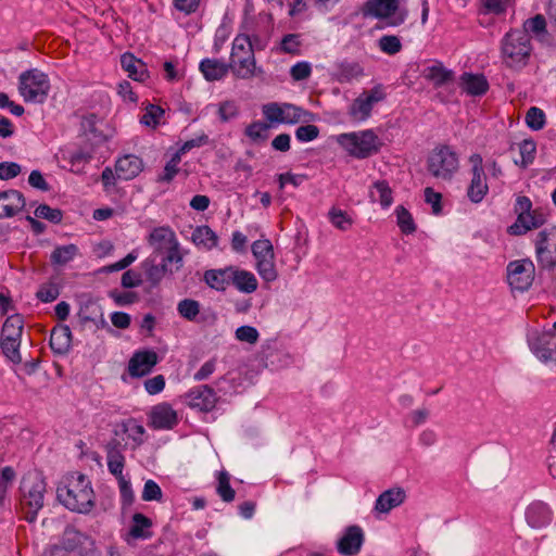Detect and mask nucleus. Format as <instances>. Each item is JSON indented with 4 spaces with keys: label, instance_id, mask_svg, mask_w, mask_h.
<instances>
[{
    "label": "nucleus",
    "instance_id": "29",
    "mask_svg": "<svg viewBox=\"0 0 556 556\" xmlns=\"http://www.w3.org/2000/svg\"><path fill=\"white\" fill-rule=\"evenodd\" d=\"M392 189L387 180H377L369 189L371 202H379L382 208H388L393 203Z\"/></svg>",
    "mask_w": 556,
    "mask_h": 556
},
{
    "label": "nucleus",
    "instance_id": "64",
    "mask_svg": "<svg viewBox=\"0 0 556 556\" xmlns=\"http://www.w3.org/2000/svg\"><path fill=\"white\" fill-rule=\"evenodd\" d=\"M21 166L14 162H1L0 163V179L9 180L15 178L21 174Z\"/></svg>",
    "mask_w": 556,
    "mask_h": 556
},
{
    "label": "nucleus",
    "instance_id": "62",
    "mask_svg": "<svg viewBox=\"0 0 556 556\" xmlns=\"http://www.w3.org/2000/svg\"><path fill=\"white\" fill-rule=\"evenodd\" d=\"M425 201L432 207V213L439 215L442 212V194L435 192L431 187L425 189Z\"/></svg>",
    "mask_w": 556,
    "mask_h": 556
},
{
    "label": "nucleus",
    "instance_id": "2",
    "mask_svg": "<svg viewBox=\"0 0 556 556\" xmlns=\"http://www.w3.org/2000/svg\"><path fill=\"white\" fill-rule=\"evenodd\" d=\"M47 484L40 472L29 471L22 478L20 484V511L23 519L34 522L38 511L43 507Z\"/></svg>",
    "mask_w": 556,
    "mask_h": 556
},
{
    "label": "nucleus",
    "instance_id": "22",
    "mask_svg": "<svg viewBox=\"0 0 556 556\" xmlns=\"http://www.w3.org/2000/svg\"><path fill=\"white\" fill-rule=\"evenodd\" d=\"M146 430L142 425L138 424L136 419L129 418L117 424L113 430L115 438L123 439L127 434L135 443V447L140 446L144 442Z\"/></svg>",
    "mask_w": 556,
    "mask_h": 556
},
{
    "label": "nucleus",
    "instance_id": "51",
    "mask_svg": "<svg viewBox=\"0 0 556 556\" xmlns=\"http://www.w3.org/2000/svg\"><path fill=\"white\" fill-rule=\"evenodd\" d=\"M35 216L38 218L47 219L53 224H60L63 218V213L59 208H52L47 204H40L35 210Z\"/></svg>",
    "mask_w": 556,
    "mask_h": 556
},
{
    "label": "nucleus",
    "instance_id": "21",
    "mask_svg": "<svg viewBox=\"0 0 556 556\" xmlns=\"http://www.w3.org/2000/svg\"><path fill=\"white\" fill-rule=\"evenodd\" d=\"M143 168L142 160L134 154L119 157L115 164L117 178L129 180L137 177Z\"/></svg>",
    "mask_w": 556,
    "mask_h": 556
},
{
    "label": "nucleus",
    "instance_id": "47",
    "mask_svg": "<svg viewBox=\"0 0 556 556\" xmlns=\"http://www.w3.org/2000/svg\"><path fill=\"white\" fill-rule=\"evenodd\" d=\"M177 311L181 317L193 321L200 313V303L192 299H185L178 303Z\"/></svg>",
    "mask_w": 556,
    "mask_h": 556
},
{
    "label": "nucleus",
    "instance_id": "41",
    "mask_svg": "<svg viewBox=\"0 0 556 556\" xmlns=\"http://www.w3.org/2000/svg\"><path fill=\"white\" fill-rule=\"evenodd\" d=\"M518 147L521 160H516L515 164L526 168L534 161L536 153L535 142L533 140L525 139L518 144Z\"/></svg>",
    "mask_w": 556,
    "mask_h": 556
},
{
    "label": "nucleus",
    "instance_id": "36",
    "mask_svg": "<svg viewBox=\"0 0 556 556\" xmlns=\"http://www.w3.org/2000/svg\"><path fill=\"white\" fill-rule=\"evenodd\" d=\"M314 114L294 104L285 103L282 124L308 123Z\"/></svg>",
    "mask_w": 556,
    "mask_h": 556
},
{
    "label": "nucleus",
    "instance_id": "19",
    "mask_svg": "<svg viewBox=\"0 0 556 556\" xmlns=\"http://www.w3.org/2000/svg\"><path fill=\"white\" fill-rule=\"evenodd\" d=\"M527 523L533 529L543 528L552 521L553 514L549 507L541 502H532L525 513Z\"/></svg>",
    "mask_w": 556,
    "mask_h": 556
},
{
    "label": "nucleus",
    "instance_id": "15",
    "mask_svg": "<svg viewBox=\"0 0 556 556\" xmlns=\"http://www.w3.org/2000/svg\"><path fill=\"white\" fill-rule=\"evenodd\" d=\"M364 543V532L358 526H349L337 543L338 552L343 556L358 554Z\"/></svg>",
    "mask_w": 556,
    "mask_h": 556
},
{
    "label": "nucleus",
    "instance_id": "16",
    "mask_svg": "<svg viewBox=\"0 0 556 556\" xmlns=\"http://www.w3.org/2000/svg\"><path fill=\"white\" fill-rule=\"evenodd\" d=\"M545 222L546 215L539 210H534L522 215L519 214L516 222L508 227V233L513 236H521L529 230L541 227Z\"/></svg>",
    "mask_w": 556,
    "mask_h": 556
},
{
    "label": "nucleus",
    "instance_id": "10",
    "mask_svg": "<svg viewBox=\"0 0 556 556\" xmlns=\"http://www.w3.org/2000/svg\"><path fill=\"white\" fill-rule=\"evenodd\" d=\"M535 267L531 260L513 261L507 265V280L511 289L527 291L534 280Z\"/></svg>",
    "mask_w": 556,
    "mask_h": 556
},
{
    "label": "nucleus",
    "instance_id": "25",
    "mask_svg": "<svg viewBox=\"0 0 556 556\" xmlns=\"http://www.w3.org/2000/svg\"><path fill=\"white\" fill-rule=\"evenodd\" d=\"M199 70L207 81H215L223 79L230 71V66L229 63L217 59H203Z\"/></svg>",
    "mask_w": 556,
    "mask_h": 556
},
{
    "label": "nucleus",
    "instance_id": "28",
    "mask_svg": "<svg viewBox=\"0 0 556 556\" xmlns=\"http://www.w3.org/2000/svg\"><path fill=\"white\" fill-rule=\"evenodd\" d=\"M460 80L462 88L470 96H482L489 89V83L483 75L465 73Z\"/></svg>",
    "mask_w": 556,
    "mask_h": 556
},
{
    "label": "nucleus",
    "instance_id": "45",
    "mask_svg": "<svg viewBox=\"0 0 556 556\" xmlns=\"http://www.w3.org/2000/svg\"><path fill=\"white\" fill-rule=\"evenodd\" d=\"M397 226L401 231L405 235H410L416 231V225L414 223L412 214L402 205L395 208Z\"/></svg>",
    "mask_w": 556,
    "mask_h": 556
},
{
    "label": "nucleus",
    "instance_id": "7",
    "mask_svg": "<svg viewBox=\"0 0 556 556\" xmlns=\"http://www.w3.org/2000/svg\"><path fill=\"white\" fill-rule=\"evenodd\" d=\"M429 173L442 180H451L459 168L458 155L448 146L434 148L427 160Z\"/></svg>",
    "mask_w": 556,
    "mask_h": 556
},
{
    "label": "nucleus",
    "instance_id": "40",
    "mask_svg": "<svg viewBox=\"0 0 556 556\" xmlns=\"http://www.w3.org/2000/svg\"><path fill=\"white\" fill-rule=\"evenodd\" d=\"M78 254V248L75 244L56 247L50 256L53 265L63 266L71 262Z\"/></svg>",
    "mask_w": 556,
    "mask_h": 556
},
{
    "label": "nucleus",
    "instance_id": "12",
    "mask_svg": "<svg viewBox=\"0 0 556 556\" xmlns=\"http://www.w3.org/2000/svg\"><path fill=\"white\" fill-rule=\"evenodd\" d=\"M528 344L541 362H556V334L553 331H532L528 336Z\"/></svg>",
    "mask_w": 556,
    "mask_h": 556
},
{
    "label": "nucleus",
    "instance_id": "32",
    "mask_svg": "<svg viewBox=\"0 0 556 556\" xmlns=\"http://www.w3.org/2000/svg\"><path fill=\"white\" fill-rule=\"evenodd\" d=\"M122 67L128 73V76L137 81H143L149 75L146 64L136 59L130 53H125L121 58Z\"/></svg>",
    "mask_w": 556,
    "mask_h": 556
},
{
    "label": "nucleus",
    "instance_id": "1",
    "mask_svg": "<svg viewBox=\"0 0 556 556\" xmlns=\"http://www.w3.org/2000/svg\"><path fill=\"white\" fill-rule=\"evenodd\" d=\"M56 498L68 510L78 514H88L94 506L91 482L83 473L67 476L56 489Z\"/></svg>",
    "mask_w": 556,
    "mask_h": 556
},
{
    "label": "nucleus",
    "instance_id": "13",
    "mask_svg": "<svg viewBox=\"0 0 556 556\" xmlns=\"http://www.w3.org/2000/svg\"><path fill=\"white\" fill-rule=\"evenodd\" d=\"M186 402L192 408H198L201 412L212 410L217 402V395L214 389L203 384L191 389L186 394Z\"/></svg>",
    "mask_w": 556,
    "mask_h": 556
},
{
    "label": "nucleus",
    "instance_id": "14",
    "mask_svg": "<svg viewBox=\"0 0 556 556\" xmlns=\"http://www.w3.org/2000/svg\"><path fill=\"white\" fill-rule=\"evenodd\" d=\"M124 439L111 438L104 446L106 454L108 469L113 476H121L125 467L124 451L126 443Z\"/></svg>",
    "mask_w": 556,
    "mask_h": 556
},
{
    "label": "nucleus",
    "instance_id": "52",
    "mask_svg": "<svg viewBox=\"0 0 556 556\" xmlns=\"http://www.w3.org/2000/svg\"><path fill=\"white\" fill-rule=\"evenodd\" d=\"M526 123L533 130L542 129L545 125L544 112L536 106L530 108L526 114Z\"/></svg>",
    "mask_w": 556,
    "mask_h": 556
},
{
    "label": "nucleus",
    "instance_id": "63",
    "mask_svg": "<svg viewBox=\"0 0 556 556\" xmlns=\"http://www.w3.org/2000/svg\"><path fill=\"white\" fill-rule=\"evenodd\" d=\"M312 73V67L307 62H298L290 70V75L293 80L300 81L308 78Z\"/></svg>",
    "mask_w": 556,
    "mask_h": 556
},
{
    "label": "nucleus",
    "instance_id": "44",
    "mask_svg": "<svg viewBox=\"0 0 556 556\" xmlns=\"http://www.w3.org/2000/svg\"><path fill=\"white\" fill-rule=\"evenodd\" d=\"M217 494L224 502H232L236 496L235 490L230 485V476L226 471H220L218 475V483L216 488Z\"/></svg>",
    "mask_w": 556,
    "mask_h": 556
},
{
    "label": "nucleus",
    "instance_id": "55",
    "mask_svg": "<svg viewBox=\"0 0 556 556\" xmlns=\"http://www.w3.org/2000/svg\"><path fill=\"white\" fill-rule=\"evenodd\" d=\"M528 35L532 33L534 35H541L546 33V21L545 17L541 14H536L535 16L528 18L523 23V29Z\"/></svg>",
    "mask_w": 556,
    "mask_h": 556
},
{
    "label": "nucleus",
    "instance_id": "30",
    "mask_svg": "<svg viewBox=\"0 0 556 556\" xmlns=\"http://www.w3.org/2000/svg\"><path fill=\"white\" fill-rule=\"evenodd\" d=\"M424 77L434 87L445 86L454 80V73L445 68L441 63L428 66L424 70Z\"/></svg>",
    "mask_w": 556,
    "mask_h": 556
},
{
    "label": "nucleus",
    "instance_id": "49",
    "mask_svg": "<svg viewBox=\"0 0 556 556\" xmlns=\"http://www.w3.org/2000/svg\"><path fill=\"white\" fill-rule=\"evenodd\" d=\"M268 124L254 122L245 128L244 134L253 141H265L268 138Z\"/></svg>",
    "mask_w": 556,
    "mask_h": 556
},
{
    "label": "nucleus",
    "instance_id": "50",
    "mask_svg": "<svg viewBox=\"0 0 556 556\" xmlns=\"http://www.w3.org/2000/svg\"><path fill=\"white\" fill-rule=\"evenodd\" d=\"M181 161V156L179 153H175L172 159L166 163L164 170L161 175L157 177L159 182H170L174 177L179 172V163Z\"/></svg>",
    "mask_w": 556,
    "mask_h": 556
},
{
    "label": "nucleus",
    "instance_id": "26",
    "mask_svg": "<svg viewBox=\"0 0 556 556\" xmlns=\"http://www.w3.org/2000/svg\"><path fill=\"white\" fill-rule=\"evenodd\" d=\"M50 348L56 354H65L71 349L72 332L68 326L54 327L50 334Z\"/></svg>",
    "mask_w": 556,
    "mask_h": 556
},
{
    "label": "nucleus",
    "instance_id": "58",
    "mask_svg": "<svg viewBox=\"0 0 556 556\" xmlns=\"http://www.w3.org/2000/svg\"><path fill=\"white\" fill-rule=\"evenodd\" d=\"M163 114L164 111L160 106L150 104L147 108L146 113L142 115L140 122L143 125L155 127Z\"/></svg>",
    "mask_w": 556,
    "mask_h": 556
},
{
    "label": "nucleus",
    "instance_id": "53",
    "mask_svg": "<svg viewBox=\"0 0 556 556\" xmlns=\"http://www.w3.org/2000/svg\"><path fill=\"white\" fill-rule=\"evenodd\" d=\"M379 48L382 52L393 55L402 50V43L397 36L384 35L379 39Z\"/></svg>",
    "mask_w": 556,
    "mask_h": 556
},
{
    "label": "nucleus",
    "instance_id": "3",
    "mask_svg": "<svg viewBox=\"0 0 556 556\" xmlns=\"http://www.w3.org/2000/svg\"><path fill=\"white\" fill-rule=\"evenodd\" d=\"M532 51L530 35L525 30L510 29L501 40L502 63L510 70L520 71L526 67Z\"/></svg>",
    "mask_w": 556,
    "mask_h": 556
},
{
    "label": "nucleus",
    "instance_id": "54",
    "mask_svg": "<svg viewBox=\"0 0 556 556\" xmlns=\"http://www.w3.org/2000/svg\"><path fill=\"white\" fill-rule=\"evenodd\" d=\"M252 253L256 261L274 257L273 244L269 240H256L252 244Z\"/></svg>",
    "mask_w": 556,
    "mask_h": 556
},
{
    "label": "nucleus",
    "instance_id": "46",
    "mask_svg": "<svg viewBox=\"0 0 556 556\" xmlns=\"http://www.w3.org/2000/svg\"><path fill=\"white\" fill-rule=\"evenodd\" d=\"M330 223L338 229L345 231L351 228L353 220L346 212L332 207L328 213Z\"/></svg>",
    "mask_w": 556,
    "mask_h": 556
},
{
    "label": "nucleus",
    "instance_id": "60",
    "mask_svg": "<svg viewBox=\"0 0 556 556\" xmlns=\"http://www.w3.org/2000/svg\"><path fill=\"white\" fill-rule=\"evenodd\" d=\"M318 135H319L318 127L315 125H311V124L300 126L295 130V137L301 142L312 141V140L316 139L318 137Z\"/></svg>",
    "mask_w": 556,
    "mask_h": 556
},
{
    "label": "nucleus",
    "instance_id": "18",
    "mask_svg": "<svg viewBox=\"0 0 556 556\" xmlns=\"http://www.w3.org/2000/svg\"><path fill=\"white\" fill-rule=\"evenodd\" d=\"M25 198L18 190L0 192V218L13 217L25 206Z\"/></svg>",
    "mask_w": 556,
    "mask_h": 556
},
{
    "label": "nucleus",
    "instance_id": "39",
    "mask_svg": "<svg viewBox=\"0 0 556 556\" xmlns=\"http://www.w3.org/2000/svg\"><path fill=\"white\" fill-rule=\"evenodd\" d=\"M364 70L357 62L344 61L338 65L337 77L340 83H350L363 76Z\"/></svg>",
    "mask_w": 556,
    "mask_h": 556
},
{
    "label": "nucleus",
    "instance_id": "34",
    "mask_svg": "<svg viewBox=\"0 0 556 556\" xmlns=\"http://www.w3.org/2000/svg\"><path fill=\"white\" fill-rule=\"evenodd\" d=\"M192 242L198 247L212 250L217 247L218 237L208 226H198L191 236Z\"/></svg>",
    "mask_w": 556,
    "mask_h": 556
},
{
    "label": "nucleus",
    "instance_id": "37",
    "mask_svg": "<svg viewBox=\"0 0 556 556\" xmlns=\"http://www.w3.org/2000/svg\"><path fill=\"white\" fill-rule=\"evenodd\" d=\"M83 534L73 526H67L62 534L59 545L52 547V554L59 549L72 552L81 544Z\"/></svg>",
    "mask_w": 556,
    "mask_h": 556
},
{
    "label": "nucleus",
    "instance_id": "27",
    "mask_svg": "<svg viewBox=\"0 0 556 556\" xmlns=\"http://www.w3.org/2000/svg\"><path fill=\"white\" fill-rule=\"evenodd\" d=\"M231 275L233 274L230 266L222 269H208L204 273L203 278L210 288L224 291L231 281Z\"/></svg>",
    "mask_w": 556,
    "mask_h": 556
},
{
    "label": "nucleus",
    "instance_id": "11",
    "mask_svg": "<svg viewBox=\"0 0 556 556\" xmlns=\"http://www.w3.org/2000/svg\"><path fill=\"white\" fill-rule=\"evenodd\" d=\"M386 93L381 85L363 91L351 104L349 114L354 121H366L375 104L383 101Z\"/></svg>",
    "mask_w": 556,
    "mask_h": 556
},
{
    "label": "nucleus",
    "instance_id": "5",
    "mask_svg": "<svg viewBox=\"0 0 556 556\" xmlns=\"http://www.w3.org/2000/svg\"><path fill=\"white\" fill-rule=\"evenodd\" d=\"M336 141L356 159H366L379 150V139L370 129L340 134L336 137Z\"/></svg>",
    "mask_w": 556,
    "mask_h": 556
},
{
    "label": "nucleus",
    "instance_id": "9",
    "mask_svg": "<svg viewBox=\"0 0 556 556\" xmlns=\"http://www.w3.org/2000/svg\"><path fill=\"white\" fill-rule=\"evenodd\" d=\"M399 0H368L363 7L365 16H372L379 20H387V25L396 27L402 25L406 17V10H399Z\"/></svg>",
    "mask_w": 556,
    "mask_h": 556
},
{
    "label": "nucleus",
    "instance_id": "56",
    "mask_svg": "<svg viewBox=\"0 0 556 556\" xmlns=\"http://www.w3.org/2000/svg\"><path fill=\"white\" fill-rule=\"evenodd\" d=\"M285 103L282 105L271 102L264 104L262 108L263 115L270 123H281L283 117Z\"/></svg>",
    "mask_w": 556,
    "mask_h": 556
},
{
    "label": "nucleus",
    "instance_id": "38",
    "mask_svg": "<svg viewBox=\"0 0 556 556\" xmlns=\"http://www.w3.org/2000/svg\"><path fill=\"white\" fill-rule=\"evenodd\" d=\"M141 266L144 269L147 280L150 282L152 288L160 285L167 271L165 263L157 265L151 257L144 260Z\"/></svg>",
    "mask_w": 556,
    "mask_h": 556
},
{
    "label": "nucleus",
    "instance_id": "20",
    "mask_svg": "<svg viewBox=\"0 0 556 556\" xmlns=\"http://www.w3.org/2000/svg\"><path fill=\"white\" fill-rule=\"evenodd\" d=\"M150 419L151 426L155 429H172L178 422L177 413L166 403L154 406Z\"/></svg>",
    "mask_w": 556,
    "mask_h": 556
},
{
    "label": "nucleus",
    "instance_id": "43",
    "mask_svg": "<svg viewBox=\"0 0 556 556\" xmlns=\"http://www.w3.org/2000/svg\"><path fill=\"white\" fill-rule=\"evenodd\" d=\"M92 160V151L86 149H78L72 152L68 156L71 164V170L74 173H80L85 165Z\"/></svg>",
    "mask_w": 556,
    "mask_h": 556
},
{
    "label": "nucleus",
    "instance_id": "57",
    "mask_svg": "<svg viewBox=\"0 0 556 556\" xmlns=\"http://www.w3.org/2000/svg\"><path fill=\"white\" fill-rule=\"evenodd\" d=\"M235 337L238 341L255 344L258 341L260 334L257 329L252 326H241L237 328Z\"/></svg>",
    "mask_w": 556,
    "mask_h": 556
},
{
    "label": "nucleus",
    "instance_id": "4",
    "mask_svg": "<svg viewBox=\"0 0 556 556\" xmlns=\"http://www.w3.org/2000/svg\"><path fill=\"white\" fill-rule=\"evenodd\" d=\"M247 34H238L232 41L228 63L230 72L238 79H251L264 73L261 67H257L255 54L251 48H247Z\"/></svg>",
    "mask_w": 556,
    "mask_h": 556
},
{
    "label": "nucleus",
    "instance_id": "23",
    "mask_svg": "<svg viewBox=\"0 0 556 556\" xmlns=\"http://www.w3.org/2000/svg\"><path fill=\"white\" fill-rule=\"evenodd\" d=\"M148 242L155 252H163L178 241L175 232L169 227H157L149 235Z\"/></svg>",
    "mask_w": 556,
    "mask_h": 556
},
{
    "label": "nucleus",
    "instance_id": "42",
    "mask_svg": "<svg viewBox=\"0 0 556 556\" xmlns=\"http://www.w3.org/2000/svg\"><path fill=\"white\" fill-rule=\"evenodd\" d=\"M547 240H548V233L546 230L540 231L538 233V237L535 240V250H536L538 262L542 267H553L555 265V261L544 260V254H549V251L547 249Z\"/></svg>",
    "mask_w": 556,
    "mask_h": 556
},
{
    "label": "nucleus",
    "instance_id": "33",
    "mask_svg": "<svg viewBox=\"0 0 556 556\" xmlns=\"http://www.w3.org/2000/svg\"><path fill=\"white\" fill-rule=\"evenodd\" d=\"M471 180L467 189V197L472 203H480L489 192L484 173L471 174Z\"/></svg>",
    "mask_w": 556,
    "mask_h": 556
},
{
    "label": "nucleus",
    "instance_id": "61",
    "mask_svg": "<svg viewBox=\"0 0 556 556\" xmlns=\"http://www.w3.org/2000/svg\"><path fill=\"white\" fill-rule=\"evenodd\" d=\"M485 10L493 14H503L513 4L514 0H482Z\"/></svg>",
    "mask_w": 556,
    "mask_h": 556
},
{
    "label": "nucleus",
    "instance_id": "48",
    "mask_svg": "<svg viewBox=\"0 0 556 556\" xmlns=\"http://www.w3.org/2000/svg\"><path fill=\"white\" fill-rule=\"evenodd\" d=\"M274 260L275 256L256 261V269L260 276L267 282L276 280L278 276Z\"/></svg>",
    "mask_w": 556,
    "mask_h": 556
},
{
    "label": "nucleus",
    "instance_id": "31",
    "mask_svg": "<svg viewBox=\"0 0 556 556\" xmlns=\"http://www.w3.org/2000/svg\"><path fill=\"white\" fill-rule=\"evenodd\" d=\"M231 281L232 285L243 293H253L258 286L257 279L254 274L244 269H237L232 267Z\"/></svg>",
    "mask_w": 556,
    "mask_h": 556
},
{
    "label": "nucleus",
    "instance_id": "8",
    "mask_svg": "<svg viewBox=\"0 0 556 556\" xmlns=\"http://www.w3.org/2000/svg\"><path fill=\"white\" fill-rule=\"evenodd\" d=\"M23 328V316L20 314H13L5 319L1 329V350L5 357L14 364H20L22 362L20 345Z\"/></svg>",
    "mask_w": 556,
    "mask_h": 556
},
{
    "label": "nucleus",
    "instance_id": "24",
    "mask_svg": "<svg viewBox=\"0 0 556 556\" xmlns=\"http://www.w3.org/2000/svg\"><path fill=\"white\" fill-rule=\"evenodd\" d=\"M405 497V491L401 488L387 490L378 496L375 509L379 513L387 514L391 509L400 506Z\"/></svg>",
    "mask_w": 556,
    "mask_h": 556
},
{
    "label": "nucleus",
    "instance_id": "17",
    "mask_svg": "<svg viewBox=\"0 0 556 556\" xmlns=\"http://www.w3.org/2000/svg\"><path fill=\"white\" fill-rule=\"evenodd\" d=\"M157 363L154 351L136 352L128 363V372L131 377H142L150 374Z\"/></svg>",
    "mask_w": 556,
    "mask_h": 556
},
{
    "label": "nucleus",
    "instance_id": "6",
    "mask_svg": "<svg viewBox=\"0 0 556 556\" xmlns=\"http://www.w3.org/2000/svg\"><path fill=\"white\" fill-rule=\"evenodd\" d=\"M49 90L50 80L38 68L25 71L18 77V92L25 102L42 103Z\"/></svg>",
    "mask_w": 556,
    "mask_h": 556
},
{
    "label": "nucleus",
    "instance_id": "59",
    "mask_svg": "<svg viewBox=\"0 0 556 556\" xmlns=\"http://www.w3.org/2000/svg\"><path fill=\"white\" fill-rule=\"evenodd\" d=\"M163 496L162 490L159 484L153 480H148L144 483L142 491V500L146 502L161 501Z\"/></svg>",
    "mask_w": 556,
    "mask_h": 556
},
{
    "label": "nucleus",
    "instance_id": "35",
    "mask_svg": "<svg viewBox=\"0 0 556 556\" xmlns=\"http://www.w3.org/2000/svg\"><path fill=\"white\" fill-rule=\"evenodd\" d=\"M152 520L141 513H136L132 516V522L129 529V535L134 539H149L151 532Z\"/></svg>",
    "mask_w": 556,
    "mask_h": 556
}]
</instances>
